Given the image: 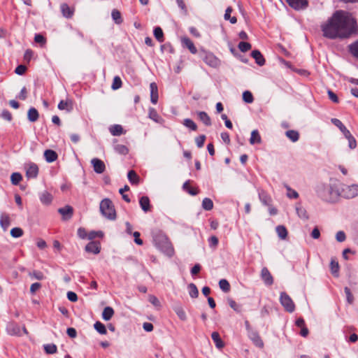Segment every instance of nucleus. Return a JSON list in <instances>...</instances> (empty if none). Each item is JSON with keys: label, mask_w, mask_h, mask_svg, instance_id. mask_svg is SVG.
I'll use <instances>...</instances> for the list:
<instances>
[{"label": "nucleus", "mask_w": 358, "mask_h": 358, "mask_svg": "<svg viewBox=\"0 0 358 358\" xmlns=\"http://www.w3.org/2000/svg\"><path fill=\"white\" fill-rule=\"evenodd\" d=\"M173 310L180 318V320L182 321H185L187 320V315L185 311L179 303H176L173 306Z\"/></svg>", "instance_id": "16"}, {"label": "nucleus", "mask_w": 358, "mask_h": 358, "mask_svg": "<svg viewBox=\"0 0 358 358\" xmlns=\"http://www.w3.org/2000/svg\"><path fill=\"white\" fill-rule=\"evenodd\" d=\"M29 275L30 277L34 278L39 280H41L45 278L43 273L38 271H34L32 273H29Z\"/></svg>", "instance_id": "58"}, {"label": "nucleus", "mask_w": 358, "mask_h": 358, "mask_svg": "<svg viewBox=\"0 0 358 358\" xmlns=\"http://www.w3.org/2000/svg\"><path fill=\"white\" fill-rule=\"evenodd\" d=\"M155 246L163 253L169 257H171L174 253V250L171 243L168 237L163 234H158L154 237Z\"/></svg>", "instance_id": "3"}, {"label": "nucleus", "mask_w": 358, "mask_h": 358, "mask_svg": "<svg viewBox=\"0 0 358 358\" xmlns=\"http://www.w3.org/2000/svg\"><path fill=\"white\" fill-rule=\"evenodd\" d=\"M345 138L348 141V146L350 149H355L357 146V141L352 136L350 131L343 135Z\"/></svg>", "instance_id": "33"}, {"label": "nucleus", "mask_w": 358, "mask_h": 358, "mask_svg": "<svg viewBox=\"0 0 358 358\" xmlns=\"http://www.w3.org/2000/svg\"><path fill=\"white\" fill-rule=\"evenodd\" d=\"M327 94H328L329 99H331L334 103H338V101H339L337 95L334 92H332L331 90H329L327 91Z\"/></svg>", "instance_id": "64"}, {"label": "nucleus", "mask_w": 358, "mask_h": 358, "mask_svg": "<svg viewBox=\"0 0 358 358\" xmlns=\"http://www.w3.org/2000/svg\"><path fill=\"white\" fill-rule=\"evenodd\" d=\"M58 108L59 110H66L67 111H70L72 110V102L69 100H62L58 104Z\"/></svg>", "instance_id": "34"}, {"label": "nucleus", "mask_w": 358, "mask_h": 358, "mask_svg": "<svg viewBox=\"0 0 358 358\" xmlns=\"http://www.w3.org/2000/svg\"><path fill=\"white\" fill-rule=\"evenodd\" d=\"M280 301L287 312L292 313L294 311L295 305L290 296L285 292L280 293Z\"/></svg>", "instance_id": "6"}, {"label": "nucleus", "mask_w": 358, "mask_h": 358, "mask_svg": "<svg viewBox=\"0 0 358 358\" xmlns=\"http://www.w3.org/2000/svg\"><path fill=\"white\" fill-rule=\"evenodd\" d=\"M204 62L208 66L216 68L220 64V61L212 53L207 52L203 58Z\"/></svg>", "instance_id": "8"}, {"label": "nucleus", "mask_w": 358, "mask_h": 358, "mask_svg": "<svg viewBox=\"0 0 358 358\" xmlns=\"http://www.w3.org/2000/svg\"><path fill=\"white\" fill-rule=\"evenodd\" d=\"M356 21L343 10H337L321 26L323 36L329 39L349 37L355 29Z\"/></svg>", "instance_id": "1"}, {"label": "nucleus", "mask_w": 358, "mask_h": 358, "mask_svg": "<svg viewBox=\"0 0 358 358\" xmlns=\"http://www.w3.org/2000/svg\"><path fill=\"white\" fill-rule=\"evenodd\" d=\"M103 236V233L102 231H92L90 233H88L87 239L93 240L96 237L102 238Z\"/></svg>", "instance_id": "55"}, {"label": "nucleus", "mask_w": 358, "mask_h": 358, "mask_svg": "<svg viewBox=\"0 0 358 358\" xmlns=\"http://www.w3.org/2000/svg\"><path fill=\"white\" fill-rule=\"evenodd\" d=\"M248 336L256 346L259 348H263L264 343L257 331H250L248 333Z\"/></svg>", "instance_id": "12"}, {"label": "nucleus", "mask_w": 358, "mask_h": 358, "mask_svg": "<svg viewBox=\"0 0 358 358\" xmlns=\"http://www.w3.org/2000/svg\"><path fill=\"white\" fill-rule=\"evenodd\" d=\"M148 301L155 307H160L161 304L158 299L154 295H150L148 296Z\"/></svg>", "instance_id": "61"}, {"label": "nucleus", "mask_w": 358, "mask_h": 358, "mask_svg": "<svg viewBox=\"0 0 358 358\" xmlns=\"http://www.w3.org/2000/svg\"><path fill=\"white\" fill-rule=\"evenodd\" d=\"M154 36L158 41H159V42L163 41L164 34H163L162 29L159 27H157L155 28Z\"/></svg>", "instance_id": "45"}, {"label": "nucleus", "mask_w": 358, "mask_h": 358, "mask_svg": "<svg viewBox=\"0 0 358 358\" xmlns=\"http://www.w3.org/2000/svg\"><path fill=\"white\" fill-rule=\"evenodd\" d=\"M60 8L64 17L71 18L73 16V10L71 9L66 3H62Z\"/></svg>", "instance_id": "23"}, {"label": "nucleus", "mask_w": 358, "mask_h": 358, "mask_svg": "<svg viewBox=\"0 0 358 358\" xmlns=\"http://www.w3.org/2000/svg\"><path fill=\"white\" fill-rule=\"evenodd\" d=\"M262 143V138L257 130H253L251 132V136L250 138V143L251 145L260 144Z\"/></svg>", "instance_id": "25"}, {"label": "nucleus", "mask_w": 358, "mask_h": 358, "mask_svg": "<svg viewBox=\"0 0 358 358\" xmlns=\"http://www.w3.org/2000/svg\"><path fill=\"white\" fill-rule=\"evenodd\" d=\"M110 131L113 136H120L123 134V128L120 124H115L110 127Z\"/></svg>", "instance_id": "42"}, {"label": "nucleus", "mask_w": 358, "mask_h": 358, "mask_svg": "<svg viewBox=\"0 0 358 358\" xmlns=\"http://www.w3.org/2000/svg\"><path fill=\"white\" fill-rule=\"evenodd\" d=\"M330 268L331 273L335 276H338L339 265L337 262L331 260L330 263Z\"/></svg>", "instance_id": "43"}, {"label": "nucleus", "mask_w": 358, "mask_h": 358, "mask_svg": "<svg viewBox=\"0 0 358 358\" xmlns=\"http://www.w3.org/2000/svg\"><path fill=\"white\" fill-rule=\"evenodd\" d=\"M100 211L106 218L114 220L116 213L112 201L109 199H104L100 203Z\"/></svg>", "instance_id": "4"}, {"label": "nucleus", "mask_w": 358, "mask_h": 358, "mask_svg": "<svg viewBox=\"0 0 358 358\" xmlns=\"http://www.w3.org/2000/svg\"><path fill=\"white\" fill-rule=\"evenodd\" d=\"M189 294L192 298H196L199 295V290L194 283H190L188 285Z\"/></svg>", "instance_id": "40"}, {"label": "nucleus", "mask_w": 358, "mask_h": 358, "mask_svg": "<svg viewBox=\"0 0 358 358\" xmlns=\"http://www.w3.org/2000/svg\"><path fill=\"white\" fill-rule=\"evenodd\" d=\"M101 245L100 243L97 241H91L85 246V251L93 254H98L100 252Z\"/></svg>", "instance_id": "13"}, {"label": "nucleus", "mask_w": 358, "mask_h": 358, "mask_svg": "<svg viewBox=\"0 0 358 358\" xmlns=\"http://www.w3.org/2000/svg\"><path fill=\"white\" fill-rule=\"evenodd\" d=\"M296 211L298 216L301 219H303L304 220H307L308 219V213L303 207L301 206L300 205H297L296 206Z\"/></svg>", "instance_id": "30"}, {"label": "nucleus", "mask_w": 358, "mask_h": 358, "mask_svg": "<svg viewBox=\"0 0 358 358\" xmlns=\"http://www.w3.org/2000/svg\"><path fill=\"white\" fill-rule=\"evenodd\" d=\"M181 43L183 47L187 48L191 53L196 54L197 50L194 46L193 42L187 37L184 36L181 38Z\"/></svg>", "instance_id": "15"}, {"label": "nucleus", "mask_w": 358, "mask_h": 358, "mask_svg": "<svg viewBox=\"0 0 358 358\" xmlns=\"http://www.w3.org/2000/svg\"><path fill=\"white\" fill-rule=\"evenodd\" d=\"M286 136L289 138L292 142H296L299 140V134L295 130H288L285 133Z\"/></svg>", "instance_id": "37"}, {"label": "nucleus", "mask_w": 358, "mask_h": 358, "mask_svg": "<svg viewBox=\"0 0 358 358\" xmlns=\"http://www.w3.org/2000/svg\"><path fill=\"white\" fill-rule=\"evenodd\" d=\"M24 169L26 171V177L28 179L36 178L38 174V167L34 162H28L25 164Z\"/></svg>", "instance_id": "7"}, {"label": "nucleus", "mask_w": 358, "mask_h": 358, "mask_svg": "<svg viewBox=\"0 0 358 358\" xmlns=\"http://www.w3.org/2000/svg\"><path fill=\"white\" fill-rule=\"evenodd\" d=\"M10 224V218L8 215L2 214L0 218V225L3 231H6Z\"/></svg>", "instance_id": "27"}, {"label": "nucleus", "mask_w": 358, "mask_h": 358, "mask_svg": "<svg viewBox=\"0 0 358 358\" xmlns=\"http://www.w3.org/2000/svg\"><path fill=\"white\" fill-rule=\"evenodd\" d=\"M219 286L220 289L224 292H228L230 290V285L229 282L225 279H222L220 280Z\"/></svg>", "instance_id": "46"}, {"label": "nucleus", "mask_w": 358, "mask_h": 358, "mask_svg": "<svg viewBox=\"0 0 358 358\" xmlns=\"http://www.w3.org/2000/svg\"><path fill=\"white\" fill-rule=\"evenodd\" d=\"M140 206L144 212H148L150 209V199L148 196H143L139 200Z\"/></svg>", "instance_id": "24"}, {"label": "nucleus", "mask_w": 358, "mask_h": 358, "mask_svg": "<svg viewBox=\"0 0 358 358\" xmlns=\"http://www.w3.org/2000/svg\"><path fill=\"white\" fill-rule=\"evenodd\" d=\"M122 86V80L119 76H115L113 78V84H112V89L114 90H118Z\"/></svg>", "instance_id": "52"}, {"label": "nucleus", "mask_w": 358, "mask_h": 358, "mask_svg": "<svg viewBox=\"0 0 358 358\" xmlns=\"http://www.w3.org/2000/svg\"><path fill=\"white\" fill-rule=\"evenodd\" d=\"M206 140V136L205 135H201L195 138V142L196 145L199 148H201L204 145V142Z\"/></svg>", "instance_id": "59"}, {"label": "nucleus", "mask_w": 358, "mask_h": 358, "mask_svg": "<svg viewBox=\"0 0 358 358\" xmlns=\"http://www.w3.org/2000/svg\"><path fill=\"white\" fill-rule=\"evenodd\" d=\"M94 328L100 334L105 335L107 333V330L105 325L102 324L101 322H96L94 324Z\"/></svg>", "instance_id": "36"}, {"label": "nucleus", "mask_w": 358, "mask_h": 358, "mask_svg": "<svg viewBox=\"0 0 358 358\" xmlns=\"http://www.w3.org/2000/svg\"><path fill=\"white\" fill-rule=\"evenodd\" d=\"M28 120L31 122H36L38 118V113L37 110L34 108H31L27 113Z\"/></svg>", "instance_id": "31"}, {"label": "nucleus", "mask_w": 358, "mask_h": 358, "mask_svg": "<svg viewBox=\"0 0 358 358\" xmlns=\"http://www.w3.org/2000/svg\"><path fill=\"white\" fill-rule=\"evenodd\" d=\"M275 231H276L278 236H279L280 238H281V239L286 238V237L287 236V229L284 226L279 225V226L276 227Z\"/></svg>", "instance_id": "35"}, {"label": "nucleus", "mask_w": 358, "mask_h": 358, "mask_svg": "<svg viewBox=\"0 0 358 358\" xmlns=\"http://www.w3.org/2000/svg\"><path fill=\"white\" fill-rule=\"evenodd\" d=\"M202 207L206 210H210L213 208V203L210 199L205 198L202 201Z\"/></svg>", "instance_id": "44"}, {"label": "nucleus", "mask_w": 358, "mask_h": 358, "mask_svg": "<svg viewBox=\"0 0 358 358\" xmlns=\"http://www.w3.org/2000/svg\"><path fill=\"white\" fill-rule=\"evenodd\" d=\"M44 350L48 354H54L57 352V346L55 344H47L44 345Z\"/></svg>", "instance_id": "54"}, {"label": "nucleus", "mask_w": 358, "mask_h": 358, "mask_svg": "<svg viewBox=\"0 0 358 358\" xmlns=\"http://www.w3.org/2000/svg\"><path fill=\"white\" fill-rule=\"evenodd\" d=\"M350 52L358 58V40L349 45Z\"/></svg>", "instance_id": "47"}, {"label": "nucleus", "mask_w": 358, "mask_h": 358, "mask_svg": "<svg viewBox=\"0 0 358 358\" xmlns=\"http://www.w3.org/2000/svg\"><path fill=\"white\" fill-rule=\"evenodd\" d=\"M331 122L340 129L343 135L349 131L340 120L337 118H332Z\"/></svg>", "instance_id": "29"}, {"label": "nucleus", "mask_w": 358, "mask_h": 358, "mask_svg": "<svg viewBox=\"0 0 358 358\" xmlns=\"http://www.w3.org/2000/svg\"><path fill=\"white\" fill-rule=\"evenodd\" d=\"M261 278L266 285H271L273 283V278L266 267L261 271Z\"/></svg>", "instance_id": "11"}, {"label": "nucleus", "mask_w": 358, "mask_h": 358, "mask_svg": "<svg viewBox=\"0 0 358 358\" xmlns=\"http://www.w3.org/2000/svg\"><path fill=\"white\" fill-rule=\"evenodd\" d=\"M10 235L13 238H20L23 235V230L20 227H14L10 230Z\"/></svg>", "instance_id": "49"}, {"label": "nucleus", "mask_w": 358, "mask_h": 358, "mask_svg": "<svg viewBox=\"0 0 358 358\" xmlns=\"http://www.w3.org/2000/svg\"><path fill=\"white\" fill-rule=\"evenodd\" d=\"M208 242L210 247L215 249L218 244V238L215 236H212L209 238Z\"/></svg>", "instance_id": "60"}, {"label": "nucleus", "mask_w": 358, "mask_h": 358, "mask_svg": "<svg viewBox=\"0 0 358 358\" xmlns=\"http://www.w3.org/2000/svg\"><path fill=\"white\" fill-rule=\"evenodd\" d=\"M182 187L184 189V190L187 191L189 194L192 195V196H195L198 194V190L195 188H192L189 186V181L187 180L186 181L183 185H182Z\"/></svg>", "instance_id": "41"}, {"label": "nucleus", "mask_w": 358, "mask_h": 358, "mask_svg": "<svg viewBox=\"0 0 358 358\" xmlns=\"http://www.w3.org/2000/svg\"><path fill=\"white\" fill-rule=\"evenodd\" d=\"M289 6L295 10L304 9L308 6L307 0H287Z\"/></svg>", "instance_id": "10"}, {"label": "nucleus", "mask_w": 358, "mask_h": 358, "mask_svg": "<svg viewBox=\"0 0 358 358\" xmlns=\"http://www.w3.org/2000/svg\"><path fill=\"white\" fill-rule=\"evenodd\" d=\"M40 201L45 205H49L52 201V196L47 191H44L40 194Z\"/></svg>", "instance_id": "22"}, {"label": "nucleus", "mask_w": 358, "mask_h": 358, "mask_svg": "<svg viewBox=\"0 0 358 358\" xmlns=\"http://www.w3.org/2000/svg\"><path fill=\"white\" fill-rule=\"evenodd\" d=\"M115 150L122 155H127L129 152L128 148L124 145H116L115 146Z\"/></svg>", "instance_id": "51"}, {"label": "nucleus", "mask_w": 358, "mask_h": 358, "mask_svg": "<svg viewBox=\"0 0 358 358\" xmlns=\"http://www.w3.org/2000/svg\"><path fill=\"white\" fill-rule=\"evenodd\" d=\"M6 331L11 336H21L20 327L17 324L10 323L6 327Z\"/></svg>", "instance_id": "18"}, {"label": "nucleus", "mask_w": 358, "mask_h": 358, "mask_svg": "<svg viewBox=\"0 0 358 358\" xmlns=\"http://www.w3.org/2000/svg\"><path fill=\"white\" fill-rule=\"evenodd\" d=\"M150 101L153 104L157 103L159 99L158 87L155 83H151L150 85Z\"/></svg>", "instance_id": "14"}, {"label": "nucleus", "mask_w": 358, "mask_h": 358, "mask_svg": "<svg viewBox=\"0 0 358 358\" xmlns=\"http://www.w3.org/2000/svg\"><path fill=\"white\" fill-rule=\"evenodd\" d=\"M286 189L287 190V196L290 199H297L299 197V194L296 191L292 189L290 187L286 186Z\"/></svg>", "instance_id": "56"}, {"label": "nucleus", "mask_w": 358, "mask_h": 358, "mask_svg": "<svg viewBox=\"0 0 358 358\" xmlns=\"http://www.w3.org/2000/svg\"><path fill=\"white\" fill-rule=\"evenodd\" d=\"M212 339L215 343V345L217 348L221 349L224 346V343L221 340L220 335L217 332L214 331L211 334Z\"/></svg>", "instance_id": "32"}, {"label": "nucleus", "mask_w": 358, "mask_h": 358, "mask_svg": "<svg viewBox=\"0 0 358 358\" xmlns=\"http://www.w3.org/2000/svg\"><path fill=\"white\" fill-rule=\"evenodd\" d=\"M112 17L116 24H120L122 22V17L120 13L117 10L112 11Z\"/></svg>", "instance_id": "53"}, {"label": "nucleus", "mask_w": 358, "mask_h": 358, "mask_svg": "<svg viewBox=\"0 0 358 358\" xmlns=\"http://www.w3.org/2000/svg\"><path fill=\"white\" fill-rule=\"evenodd\" d=\"M113 315H114L113 309L110 306H107V307L104 308V309L102 312V318L106 321H108L112 318Z\"/></svg>", "instance_id": "28"}, {"label": "nucleus", "mask_w": 358, "mask_h": 358, "mask_svg": "<svg viewBox=\"0 0 358 358\" xmlns=\"http://www.w3.org/2000/svg\"><path fill=\"white\" fill-rule=\"evenodd\" d=\"M44 157L47 162L51 163L57 159V154L52 150H46L44 152Z\"/></svg>", "instance_id": "21"}, {"label": "nucleus", "mask_w": 358, "mask_h": 358, "mask_svg": "<svg viewBox=\"0 0 358 358\" xmlns=\"http://www.w3.org/2000/svg\"><path fill=\"white\" fill-rule=\"evenodd\" d=\"M243 99L245 103H251L254 101L253 96L252 93L249 91H245L243 93Z\"/></svg>", "instance_id": "50"}, {"label": "nucleus", "mask_w": 358, "mask_h": 358, "mask_svg": "<svg viewBox=\"0 0 358 358\" xmlns=\"http://www.w3.org/2000/svg\"><path fill=\"white\" fill-rule=\"evenodd\" d=\"M251 45L247 42H240L238 44V48L241 52H247L251 49Z\"/></svg>", "instance_id": "57"}, {"label": "nucleus", "mask_w": 358, "mask_h": 358, "mask_svg": "<svg viewBox=\"0 0 358 358\" xmlns=\"http://www.w3.org/2000/svg\"><path fill=\"white\" fill-rule=\"evenodd\" d=\"M317 196L323 201L327 202L335 201L340 196V187L338 182L329 184L321 183L316 187Z\"/></svg>", "instance_id": "2"}, {"label": "nucleus", "mask_w": 358, "mask_h": 358, "mask_svg": "<svg viewBox=\"0 0 358 358\" xmlns=\"http://www.w3.org/2000/svg\"><path fill=\"white\" fill-rule=\"evenodd\" d=\"M87 235H88V233L87 232V231L85 230V229L83 228V227H80L78 229V236H79V238H80L81 239H85V238H87Z\"/></svg>", "instance_id": "62"}, {"label": "nucleus", "mask_w": 358, "mask_h": 358, "mask_svg": "<svg viewBox=\"0 0 358 358\" xmlns=\"http://www.w3.org/2000/svg\"><path fill=\"white\" fill-rule=\"evenodd\" d=\"M127 177L131 183L135 184V185L138 183L139 177L138 176V175L136 174V173L134 171H133V170L129 171L128 172Z\"/></svg>", "instance_id": "38"}, {"label": "nucleus", "mask_w": 358, "mask_h": 358, "mask_svg": "<svg viewBox=\"0 0 358 358\" xmlns=\"http://www.w3.org/2000/svg\"><path fill=\"white\" fill-rule=\"evenodd\" d=\"M336 238L338 242H343L346 239L345 234L343 231H339L336 234Z\"/></svg>", "instance_id": "63"}, {"label": "nucleus", "mask_w": 358, "mask_h": 358, "mask_svg": "<svg viewBox=\"0 0 358 358\" xmlns=\"http://www.w3.org/2000/svg\"><path fill=\"white\" fill-rule=\"evenodd\" d=\"M199 119L206 126L211 125V120L209 115L203 111H200L197 113Z\"/></svg>", "instance_id": "26"}, {"label": "nucleus", "mask_w": 358, "mask_h": 358, "mask_svg": "<svg viewBox=\"0 0 358 358\" xmlns=\"http://www.w3.org/2000/svg\"><path fill=\"white\" fill-rule=\"evenodd\" d=\"M340 196L345 199H352L358 196V185H348L344 184H340Z\"/></svg>", "instance_id": "5"}, {"label": "nucleus", "mask_w": 358, "mask_h": 358, "mask_svg": "<svg viewBox=\"0 0 358 358\" xmlns=\"http://www.w3.org/2000/svg\"><path fill=\"white\" fill-rule=\"evenodd\" d=\"M91 164L93 166L94 171L96 173H103L106 170V166L104 162L98 158H93L91 160Z\"/></svg>", "instance_id": "9"}, {"label": "nucleus", "mask_w": 358, "mask_h": 358, "mask_svg": "<svg viewBox=\"0 0 358 358\" xmlns=\"http://www.w3.org/2000/svg\"><path fill=\"white\" fill-rule=\"evenodd\" d=\"M251 55L255 59V62L258 65L263 66L265 64V59L259 50H253Z\"/></svg>", "instance_id": "20"}, {"label": "nucleus", "mask_w": 358, "mask_h": 358, "mask_svg": "<svg viewBox=\"0 0 358 358\" xmlns=\"http://www.w3.org/2000/svg\"><path fill=\"white\" fill-rule=\"evenodd\" d=\"M183 124L193 131H196L197 129L196 124L191 119H185L183 120Z\"/></svg>", "instance_id": "48"}, {"label": "nucleus", "mask_w": 358, "mask_h": 358, "mask_svg": "<svg viewBox=\"0 0 358 358\" xmlns=\"http://www.w3.org/2000/svg\"><path fill=\"white\" fill-rule=\"evenodd\" d=\"M58 212L62 215L64 220H69L73 215V208L70 206H66L64 208L58 209Z\"/></svg>", "instance_id": "17"}, {"label": "nucleus", "mask_w": 358, "mask_h": 358, "mask_svg": "<svg viewBox=\"0 0 358 358\" xmlns=\"http://www.w3.org/2000/svg\"><path fill=\"white\" fill-rule=\"evenodd\" d=\"M22 180V176L20 173H13L10 176V181L13 185H17Z\"/></svg>", "instance_id": "39"}, {"label": "nucleus", "mask_w": 358, "mask_h": 358, "mask_svg": "<svg viewBox=\"0 0 358 358\" xmlns=\"http://www.w3.org/2000/svg\"><path fill=\"white\" fill-rule=\"evenodd\" d=\"M148 117L157 123L162 124L164 121L163 119L157 113V110L153 108H149Z\"/></svg>", "instance_id": "19"}]
</instances>
